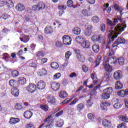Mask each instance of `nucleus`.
Masks as SVG:
<instances>
[{"label": "nucleus", "instance_id": "f257e3e1", "mask_svg": "<svg viewBox=\"0 0 128 128\" xmlns=\"http://www.w3.org/2000/svg\"><path fill=\"white\" fill-rule=\"evenodd\" d=\"M118 22H121V24H119L116 26V24H118ZM107 24L108 26H116L114 28L115 32L112 30H107L106 34L109 36L107 40V44H110V42H112L114 40V38H118V34H120L124 30V28H126V22L122 20V18L118 16L117 17V18H114L112 20V22L109 19H108Z\"/></svg>", "mask_w": 128, "mask_h": 128}, {"label": "nucleus", "instance_id": "f03ea898", "mask_svg": "<svg viewBox=\"0 0 128 128\" xmlns=\"http://www.w3.org/2000/svg\"><path fill=\"white\" fill-rule=\"evenodd\" d=\"M114 90L112 88L108 87L106 89H104L103 92L104 93L101 94V98L102 100H108L110 98V94Z\"/></svg>", "mask_w": 128, "mask_h": 128}, {"label": "nucleus", "instance_id": "7ed1b4c3", "mask_svg": "<svg viewBox=\"0 0 128 128\" xmlns=\"http://www.w3.org/2000/svg\"><path fill=\"white\" fill-rule=\"evenodd\" d=\"M46 8V4L42 2H40L36 5H34L32 7L33 10L35 12H40V10H44Z\"/></svg>", "mask_w": 128, "mask_h": 128}, {"label": "nucleus", "instance_id": "20e7f679", "mask_svg": "<svg viewBox=\"0 0 128 128\" xmlns=\"http://www.w3.org/2000/svg\"><path fill=\"white\" fill-rule=\"evenodd\" d=\"M50 118H52V116H49L46 118L44 120V122H48L47 126H46V128H54V125H52V124H54V120L52 119L50 120Z\"/></svg>", "mask_w": 128, "mask_h": 128}, {"label": "nucleus", "instance_id": "39448f33", "mask_svg": "<svg viewBox=\"0 0 128 128\" xmlns=\"http://www.w3.org/2000/svg\"><path fill=\"white\" fill-rule=\"evenodd\" d=\"M103 66L106 72H112V67L108 64V60H104L103 62Z\"/></svg>", "mask_w": 128, "mask_h": 128}, {"label": "nucleus", "instance_id": "423d86ee", "mask_svg": "<svg viewBox=\"0 0 128 128\" xmlns=\"http://www.w3.org/2000/svg\"><path fill=\"white\" fill-rule=\"evenodd\" d=\"M28 92L30 94H34L36 90V85L34 83H30L28 86L26 88Z\"/></svg>", "mask_w": 128, "mask_h": 128}, {"label": "nucleus", "instance_id": "0eeeda50", "mask_svg": "<svg viewBox=\"0 0 128 128\" xmlns=\"http://www.w3.org/2000/svg\"><path fill=\"white\" fill-rule=\"evenodd\" d=\"M126 43V40L124 38L120 37L118 38L116 42L112 44V48H116V46H118L119 44H125Z\"/></svg>", "mask_w": 128, "mask_h": 128}, {"label": "nucleus", "instance_id": "6e6552de", "mask_svg": "<svg viewBox=\"0 0 128 128\" xmlns=\"http://www.w3.org/2000/svg\"><path fill=\"white\" fill-rule=\"evenodd\" d=\"M63 43L66 46H70L72 44V38L68 35H65L62 37Z\"/></svg>", "mask_w": 128, "mask_h": 128}, {"label": "nucleus", "instance_id": "1a4fd4ad", "mask_svg": "<svg viewBox=\"0 0 128 128\" xmlns=\"http://www.w3.org/2000/svg\"><path fill=\"white\" fill-rule=\"evenodd\" d=\"M46 82L42 80H40L39 82H38L36 88H38V90H44L46 88Z\"/></svg>", "mask_w": 128, "mask_h": 128}, {"label": "nucleus", "instance_id": "9d476101", "mask_svg": "<svg viewBox=\"0 0 128 128\" xmlns=\"http://www.w3.org/2000/svg\"><path fill=\"white\" fill-rule=\"evenodd\" d=\"M76 58L80 62H82V64H84V62H86V56H84V55L80 53L77 54L76 55Z\"/></svg>", "mask_w": 128, "mask_h": 128}, {"label": "nucleus", "instance_id": "9b49d317", "mask_svg": "<svg viewBox=\"0 0 128 128\" xmlns=\"http://www.w3.org/2000/svg\"><path fill=\"white\" fill-rule=\"evenodd\" d=\"M80 46L84 48H90V42L88 40H84L80 43Z\"/></svg>", "mask_w": 128, "mask_h": 128}, {"label": "nucleus", "instance_id": "f8f14e48", "mask_svg": "<svg viewBox=\"0 0 128 128\" xmlns=\"http://www.w3.org/2000/svg\"><path fill=\"white\" fill-rule=\"evenodd\" d=\"M117 94L119 96H122V98H124L126 96H128V90H121L118 92Z\"/></svg>", "mask_w": 128, "mask_h": 128}, {"label": "nucleus", "instance_id": "ddd939ff", "mask_svg": "<svg viewBox=\"0 0 128 128\" xmlns=\"http://www.w3.org/2000/svg\"><path fill=\"white\" fill-rule=\"evenodd\" d=\"M11 94L15 98H16L20 94V90L17 88H14L11 90Z\"/></svg>", "mask_w": 128, "mask_h": 128}, {"label": "nucleus", "instance_id": "4468645a", "mask_svg": "<svg viewBox=\"0 0 128 128\" xmlns=\"http://www.w3.org/2000/svg\"><path fill=\"white\" fill-rule=\"evenodd\" d=\"M122 72L120 70H117L115 72L114 74V77L115 80H120V78H122Z\"/></svg>", "mask_w": 128, "mask_h": 128}, {"label": "nucleus", "instance_id": "2eb2a0df", "mask_svg": "<svg viewBox=\"0 0 128 128\" xmlns=\"http://www.w3.org/2000/svg\"><path fill=\"white\" fill-rule=\"evenodd\" d=\"M24 8H26L24 5L20 3L17 4L16 6V10L18 12H23V10H24Z\"/></svg>", "mask_w": 128, "mask_h": 128}, {"label": "nucleus", "instance_id": "dca6fc26", "mask_svg": "<svg viewBox=\"0 0 128 128\" xmlns=\"http://www.w3.org/2000/svg\"><path fill=\"white\" fill-rule=\"evenodd\" d=\"M24 116L28 120L32 116V111L27 110L24 112Z\"/></svg>", "mask_w": 128, "mask_h": 128}, {"label": "nucleus", "instance_id": "f3484780", "mask_svg": "<svg viewBox=\"0 0 128 128\" xmlns=\"http://www.w3.org/2000/svg\"><path fill=\"white\" fill-rule=\"evenodd\" d=\"M51 86L53 90H60V84L58 82H52Z\"/></svg>", "mask_w": 128, "mask_h": 128}, {"label": "nucleus", "instance_id": "a211bd4d", "mask_svg": "<svg viewBox=\"0 0 128 128\" xmlns=\"http://www.w3.org/2000/svg\"><path fill=\"white\" fill-rule=\"evenodd\" d=\"M102 125L106 128H110L112 126V122L105 119L102 121Z\"/></svg>", "mask_w": 128, "mask_h": 128}, {"label": "nucleus", "instance_id": "6ab92c4d", "mask_svg": "<svg viewBox=\"0 0 128 128\" xmlns=\"http://www.w3.org/2000/svg\"><path fill=\"white\" fill-rule=\"evenodd\" d=\"M47 100L50 104H54L56 102V98L52 95H48L47 96Z\"/></svg>", "mask_w": 128, "mask_h": 128}, {"label": "nucleus", "instance_id": "aec40b11", "mask_svg": "<svg viewBox=\"0 0 128 128\" xmlns=\"http://www.w3.org/2000/svg\"><path fill=\"white\" fill-rule=\"evenodd\" d=\"M110 104L108 102H102L100 104L101 108L103 110H106L108 106H110Z\"/></svg>", "mask_w": 128, "mask_h": 128}, {"label": "nucleus", "instance_id": "412c9836", "mask_svg": "<svg viewBox=\"0 0 128 128\" xmlns=\"http://www.w3.org/2000/svg\"><path fill=\"white\" fill-rule=\"evenodd\" d=\"M18 82L20 86H24L26 84V79L24 77H20L18 79Z\"/></svg>", "mask_w": 128, "mask_h": 128}, {"label": "nucleus", "instance_id": "4be33fe9", "mask_svg": "<svg viewBox=\"0 0 128 128\" xmlns=\"http://www.w3.org/2000/svg\"><path fill=\"white\" fill-rule=\"evenodd\" d=\"M9 122L10 124H16L20 122V118L12 117L10 120Z\"/></svg>", "mask_w": 128, "mask_h": 128}, {"label": "nucleus", "instance_id": "5701e85b", "mask_svg": "<svg viewBox=\"0 0 128 128\" xmlns=\"http://www.w3.org/2000/svg\"><path fill=\"white\" fill-rule=\"evenodd\" d=\"M124 88V84L120 81H116L115 83V88L116 90H122Z\"/></svg>", "mask_w": 128, "mask_h": 128}, {"label": "nucleus", "instance_id": "b1692460", "mask_svg": "<svg viewBox=\"0 0 128 128\" xmlns=\"http://www.w3.org/2000/svg\"><path fill=\"white\" fill-rule=\"evenodd\" d=\"M92 50L94 52L98 54L100 52V46L98 44H94L92 46Z\"/></svg>", "mask_w": 128, "mask_h": 128}, {"label": "nucleus", "instance_id": "393cba45", "mask_svg": "<svg viewBox=\"0 0 128 128\" xmlns=\"http://www.w3.org/2000/svg\"><path fill=\"white\" fill-rule=\"evenodd\" d=\"M44 32L46 34H50L52 32H54V30H52V28L51 26H48L45 28Z\"/></svg>", "mask_w": 128, "mask_h": 128}, {"label": "nucleus", "instance_id": "a878e982", "mask_svg": "<svg viewBox=\"0 0 128 128\" xmlns=\"http://www.w3.org/2000/svg\"><path fill=\"white\" fill-rule=\"evenodd\" d=\"M6 6L8 8H14V2L12 0H6Z\"/></svg>", "mask_w": 128, "mask_h": 128}, {"label": "nucleus", "instance_id": "bb28decb", "mask_svg": "<svg viewBox=\"0 0 128 128\" xmlns=\"http://www.w3.org/2000/svg\"><path fill=\"white\" fill-rule=\"evenodd\" d=\"M73 34H76V36H78L80 34L81 30L79 28H74L72 30Z\"/></svg>", "mask_w": 128, "mask_h": 128}, {"label": "nucleus", "instance_id": "cd10ccee", "mask_svg": "<svg viewBox=\"0 0 128 128\" xmlns=\"http://www.w3.org/2000/svg\"><path fill=\"white\" fill-rule=\"evenodd\" d=\"M100 62H102V56H98L94 62L95 66H100Z\"/></svg>", "mask_w": 128, "mask_h": 128}, {"label": "nucleus", "instance_id": "c85d7f7f", "mask_svg": "<svg viewBox=\"0 0 128 128\" xmlns=\"http://www.w3.org/2000/svg\"><path fill=\"white\" fill-rule=\"evenodd\" d=\"M76 108L77 110L80 112V110H82L84 108V104L82 103L79 104L76 106Z\"/></svg>", "mask_w": 128, "mask_h": 128}, {"label": "nucleus", "instance_id": "c756f323", "mask_svg": "<svg viewBox=\"0 0 128 128\" xmlns=\"http://www.w3.org/2000/svg\"><path fill=\"white\" fill-rule=\"evenodd\" d=\"M39 74L42 76H46L48 74V71L45 68H42L39 70Z\"/></svg>", "mask_w": 128, "mask_h": 128}, {"label": "nucleus", "instance_id": "7c9ffc66", "mask_svg": "<svg viewBox=\"0 0 128 128\" xmlns=\"http://www.w3.org/2000/svg\"><path fill=\"white\" fill-rule=\"evenodd\" d=\"M20 40L22 42L26 43L30 40V36H24L22 38H20Z\"/></svg>", "mask_w": 128, "mask_h": 128}, {"label": "nucleus", "instance_id": "2f4dec72", "mask_svg": "<svg viewBox=\"0 0 128 128\" xmlns=\"http://www.w3.org/2000/svg\"><path fill=\"white\" fill-rule=\"evenodd\" d=\"M56 126H58V128H62L64 126V120L62 119H60L58 121L56 122Z\"/></svg>", "mask_w": 128, "mask_h": 128}, {"label": "nucleus", "instance_id": "473e14b6", "mask_svg": "<svg viewBox=\"0 0 128 128\" xmlns=\"http://www.w3.org/2000/svg\"><path fill=\"white\" fill-rule=\"evenodd\" d=\"M100 18L96 16H94L92 18V20L94 24H98V22H100Z\"/></svg>", "mask_w": 128, "mask_h": 128}, {"label": "nucleus", "instance_id": "72a5a7b5", "mask_svg": "<svg viewBox=\"0 0 128 128\" xmlns=\"http://www.w3.org/2000/svg\"><path fill=\"white\" fill-rule=\"evenodd\" d=\"M59 96L61 98H67L68 96V94L64 91H62L60 92Z\"/></svg>", "mask_w": 128, "mask_h": 128}, {"label": "nucleus", "instance_id": "f704fd0d", "mask_svg": "<svg viewBox=\"0 0 128 128\" xmlns=\"http://www.w3.org/2000/svg\"><path fill=\"white\" fill-rule=\"evenodd\" d=\"M109 6L110 4L107 3L106 5L104 6V8H104L103 9L104 10H106L107 12H108V14H110V12H112V8L110 7H108Z\"/></svg>", "mask_w": 128, "mask_h": 128}, {"label": "nucleus", "instance_id": "c9c22d12", "mask_svg": "<svg viewBox=\"0 0 128 128\" xmlns=\"http://www.w3.org/2000/svg\"><path fill=\"white\" fill-rule=\"evenodd\" d=\"M2 18H3L4 20H12V18L10 17V16L6 14H4L2 16Z\"/></svg>", "mask_w": 128, "mask_h": 128}, {"label": "nucleus", "instance_id": "e433bc0d", "mask_svg": "<svg viewBox=\"0 0 128 128\" xmlns=\"http://www.w3.org/2000/svg\"><path fill=\"white\" fill-rule=\"evenodd\" d=\"M40 108L42 110H44V112H48V106L46 104H42Z\"/></svg>", "mask_w": 128, "mask_h": 128}, {"label": "nucleus", "instance_id": "4c0bfd02", "mask_svg": "<svg viewBox=\"0 0 128 128\" xmlns=\"http://www.w3.org/2000/svg\"><path fill=\"white\" fill-rule=\"evenodd\" d=\"M100 30L102 32H106V24H102L100 25Z\"/></svg>", "mask_w": 128, "mask_h": 128}, {"label": "nucleus", "instance_id": "58836bf2", "mask_svg": "<svg viewBox=\"0 0 128 128\" xmlns=\"http://www.w3.org/2000/svg\"><path fill=\"white\" fill-rule=\"evenodd\" d=\"M52 68H58V64L56 62H52L50 64Z\"/></svg>", "mask_w": 128, "mask_h": 128}, {"label": "nucleus", "instance_id": "ea45409f", "mask_svg": "<svg viewBox=\"0 0 128 128\" xmlns=\"http://www.w3.org/2000/svg\"><path fill=\"white\" fill-rule=\"evenodd\" d=\"M10 86H16V81L14 80H11L9 82Z\"/></svg>", "mask_w": 128, "mask_h": 128}, {"label": "nucleus", "instance_id": "a19ab883", "mask_svg": "<svg viewBox=\"0 0 128 128\" xmlns=\"http://www.w3.org/2000/svg\"><path fill=\"white\" fill-rule=\"evenodd\" d=\"M84 40V37L82 36H78L76 38V40L78 42V44L80 43L81 42H82V40Z\"/></svg>", "mask_w": 128, "mask_h": 128}, {"label": "nucleus", "instance_id": "79ce46f5", "mask_svg": "<svg viewBox=\"0 0 128 128\" xmlns=\"http://www.w3.org/2000/svg\"><path fill=\"white\" fill-rule=\"evenodd\" d=\"M60 76H62V74H60V73L58 72V73L56 74L54 76L53 78L54 80H58V78H60Z\"/></svg>", "mask_w": 128, "mask_h": 128}, {"label": "nucleus", "instance_id": "37998d69", "mask_svg": "<svg viewBox=\"0 0 128 128\" xmlns=\"http://www.w3.org/2000/svg\"><path fill=\"white\" fill-rule=\"evenodd\" d=\"M122 106V104L120 102H116L114 104V108H120Z\"/></svg>", "mask_w": 128, "mask_h": 128}, {"label": "nucleus", "instance_id": "c03bdc74", "mask_svg": "<svg viewBox=\"0 0 128 128\" xmlns=\"http://www.w3.org/2000/svg\"><path fill=\"white\" fill-rule=\"evenodd\" d=\"M11 74H12V76H13V78H16V76H18V71L13 70Z\"/></svg>", "mask_w": 128, "mask_h": 128}, {"label": "nucleus", "instance_id": "a18cd8bd", "mask_svg": "<svg viewBox=\"0 0 128 128\" xmlns=\"http://www.w3.org/2000/svg\"><path fill=\"white\" fill-rule=\"evenodd\" d=\"M118 62L120 66H123L124 64V59L122 58H120L118 59Z\"/></svg>", "mask_w": 128, "mask_h": 128}, {"label": "nucleus", "instance_id": "49530a36", "mask_svg": "<svg viewBox=\"0 0 128 128\" xmlns=\"http://www.w3.org/2000/svg\"><path fill=\"white\" fill-rule=\"evenodd\" d=\"M85 28H86V30H90L92 28V26L86 23L85 25Z\"/></svg>", "mask_w": 128, "mask_h": 128}, {"label": "nucleus", "instance_id": "de8ad7c7", "mask_svg": "<svg viewBox=\"0 0 128 128\" xmlns=\"http://www.w3.org/2000/svg\"><path fill=\"white\" fill-rule=\"evenodd\" d=\"M72 56V52H66L65 53V58L66 60H70V56Z\"/></svg>", "mask_w": 128, "mask_h": 128}, {"label": "nucleus", "instance_id": "09e8293b", "mask_svg": "<svg viewBox=\"0 0 128 128\" xmlns=\"http://www.w3.org/2000/svg\"><path fill=\"white\" fill-rule=\"evenodd\" d=\"M15 108L16 110H22V106L21 104L17 103L15 106Z\"/></svg>", "mask_w": 128, "mask_h": 128}, {"label": "nucleus", "instance_id": "8fccbe9b", "mask_svg": "<svg viewBox=\"0 0 128 128\" xmlns=\"http://www.w3.org/2000/svg\"><path fill=\"white\" fill-rule=\"evenodd\" d=\"M102 40H104L102 35L97 36V42H100Z\"/></svg>", "mask_w": 128, "mask_h": 128}, {"label": "nucleus", "instance_id": "3c124183", "mask_svg": "<svg viewBox=\"0 0 128 128\" xmlns=\"http://www.w3.org/2000/svg\"><path fill=\"white\" fill-rule=\"evenodd\" d=\"M67 6L69 8H72L74 6V2L72 0H69L67 2Z\"/></svg>", "mask_w": 128, "mask_h": 128}, {"label": "nucleus", "instance_id": "603ef678", "mask_svg": "<svg viewBox=\"0 0 128 128\" xmlns=\"http://www.w3.org/2000/svg\"><path fill=\"white\" fill-rule=\"evenodd\" d=\"M10 56L8 53L3 54V58L4 60H8V58H10Z\"/></svg>", "mask_w": 128, "mask_h": 128}, {"label": "nucleus", "instance_id": "864d4df0", "mask_svg": "<svg viewBox=\"0 0 128 128\" xmlns=\"http://www.w3.org/2000/svg\"><path fill=\"white\" fill-rule=\"evenodd\" d=\"M87 104L88 108H90L92 106L94 103L92 102V100L89 99L88 100H87Z\"/></svg>", "mask_w": 128, "mask_h": 128}, {"label": "nucleus", "instance_id": "5fc2aeb1", "mask_svg": "<svg viewBox=\"0 0 128 128\" xmlns=\"http://www.w3.org/2000/svg\"><path fill=\"white\" fill-rule=\"evenodd\" d=\"M88 118L89 120H94V115L92 113H90L88 114Z\"/></svg>", "mask_w": 128, "mask_h": 128}, {"label": "nucleus", "instance_id": "6e6d98bb", "mask_svg": "<svg viewBox=\"0 0 128 128\" xmlns=\"http://www.w3.org/2000/svg\"><path fill=\"white\" fill-rule=\"evenodd\" d=\"M82 14H83V16H88V10H83L82 11Z\"/></svg>", "mask_w": 128, "mask_h": 128}, {"label": "nucleus", "instance_id": "4d7b16f0", "mask_svg": "<svg viewBox=\"0 0 128 128\" xmlns=\"http://www.w3.org/2000/svg\"><path fill=\"white\" fill-rule=\"evenodd\" d=\"M44 56V54L42 52H40L37 53V56L38 58H42Z\"/></svg>", "mask_w": 128, "mask_h": 128}, {"label": "nucleus", "instance_id": "13d9d810", "mask_svg": "<svg viewBox=\"0 0 128 128\" xmlns=\"http://www.w3.org/2000/svg\"><path fill=\"white\" fill-rule=\"evenodd\" d=\"M122 120L124 122H128V117L126 116H122Z\"/></svg>", "mask_w": 128, "mask_h": 128}, {"label": "nucleus", "instance_id": "bf43d9fd", "mask_svg": "<svg viewBox=\"0 0 128 128\" xmlns=\"http://www.w3.org/2000/svg\"><path fill=\"white\" fill-rule=\"evenodd\" d=\"M105 78H106V82H108L110 80V73L105 74Z\"/></svg>", "mask_w": 128, "mask_h": 128}, {"label": "nucleus", "instance_id": "052dcab7", "mask_svg": "<svg viewBox=\"0 0 128 128\" xmlns=\"http://www.w3.org/2000/svg\"><path fill=\"white\" fill-rule=\"evenodd\" d=\"M118 128H127L126 126V124H124V122H122L121 124H120L118 127Z\"/></svg>", "mask_w": 128, "mask_h": 128}, {"label": "nucleus", "instance_id": "680f3d73", "mask_svg": "<svg viewBox=\"0 0 128 128\" xmlns=\"http://www.w3.org/2000/svg\"><path fill=\"white\" fill-rule=\"evenodd\" d=\"M114 8L116 10H118V12H120V7L118 6L117 4H114Z\"/></svg>", "mask_w": 128, "mask_h": 128}, {"label": "nucleus", "instance_id": "e2e57ef3", "mask_svg": "<svg viewBox=\"0 0 128 128\" xmlns=\"http://www.w3.org/2000/svg\"><path fill=\"white\" fill-rule=\"evenodd\" d=\"M78 102V98H76L70 103V105L72 106V104H76V102Z\"/></svg>", "mask_w": 128, "mask_h": 128}, {"label": "nucleus", "instance_id": "0e129e2a", "mask_svg": "<svg viewBox=\"0 0 128 128\" xmlns=\"http://www.w3.org/2000/svg\"><path fill=\"white\" fill-rule=\"evenodd\" d=\"M92 42H98V36L94 35L92 38Z\"/></svg>", "mask_w": 128, "mask_h": 128}, {"label": "nucleus", "instance_id": "69168bd1", "mask_svg": "<svg viewBox=\"0 0 128 128\" xmlns=\"http://www.w3.org/2000/svg\"><path fill=\"white\" fill-rule=\"evenodd\" d=\"M29 66L30 68H36V64L34 62H32L29 64Z\"/></svg>", "mask_w": 128, "mask_h": 128}, {"label": "nucleus", "instance_id": "338daca9", "mask_svg": "<svg viewBox=\"0 0 128 128\" xmlns=\"http://www.w3.org/2000/svg\"><path fill=\"white\" fill-rule=\"evenodd\" d=\"M59 10H66V6L61 5L58 6Z\"/></svg>", "mask_w": 128, "mask_h": 128}, {"label": "nucleus", "instance_id": "774afa93", "mask_svg": "<svg viewBox=\"0 0 128 128\" xmlns=\"http://www.w3.org/2000/svg\"><path fill=\"white\" fill-rule=\"evenodd\" d=\"M26 128H36V126L32 125V124H28L26 126Z\"/></svg>", "mask_w": 128, "mask_h": 128}]
</instances>
